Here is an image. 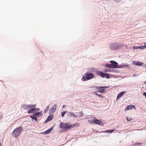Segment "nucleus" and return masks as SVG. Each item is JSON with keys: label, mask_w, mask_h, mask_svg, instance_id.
<instances>
[{"label": "nucleus", "mask_w": 146, "mask_h": 146, "mask_svg": "<svg viewBox=\"0 0 146 146\" xmlns=\"http://www.w3.org/2000/svg\"><path fill=\"white\" fill-rule=\"evenodd\" d=\"M22 127L19 126L15 128L12 133V135L14 137H17L23 131Z\"/></svg>", "instance_id": "nucleus-1"}, {"label": "nucleus", "mask_w": 146, "mask_h": 146, "mask_svg": "<svg viewBox=\"0 0 146 146\" xmlns=\"http://www.w3.org/2000/svg\"><path fill=\"white\" fill-rule=\"evenodd\" d=\"M94 76L93 74L91 73H88L85 74V77L83 76L82 78V80L85 81L92 78Z\"/></svg>", "instance_id": "nucleus-2"}, {"label": "nucleus", "mask_w": 146, "mask_h": 146, "mask_svg": "<svg viewBox=\"0 0 146 146\" xmlns=\"http://www.w3.org/2000/svg\"><path fill=\"white\" fill-rule=\"evenodd\" d=\"M59 127L60 128H63L66 130L70 128V125L68 123H61L59 125Z\"/></svg>", "instance_id": "nucleus-3"}, {"label": "nucleus", "mask_w": 146, "mask_h": 146, "mask_svg": "<svg viewBox=\"0 0 146 146\" xmlns=\"http://www.w3.org/2000/svg\"><path fill=\"white\" fill-rule=\"evenodd\" d=\"M110 49L114 50H119L118 43H113L111 44L110 46Z\"/></svg>", "instance_id": "nucleus-4"}, {"label": "nucleus", "mask_w": 146, "mask_h": 146, "mask_svg": "<svg viewBox=\"0 0 146 146\" xmlns=\"http://www.w3.org/2000/svg\"><path fill=\"white\" fill-rule=\"evenodd\" d=\"M35 105H24L22 106V108L24 109L27 110L31 108H35Z\"/></svg>", "instance_id": "nucleus-5"}, {"label": "nucleus", "mask_w": 146, "mask_h": 146, "mask_svg": "<svg viewBox=\"0 0 146 146\" xmlns=\"http://www.w3.org/2000/svg\"><path fill=\"white\" fill-rule=\"evenodd\" d=\"M110 62L111 64L112 67L113 68H120L119 66L117 65L118 63L116 62L111 60L110 61Z\"/></svg>", "instance_id": "nucleus-6"}, {"label": "nucleus", "mask_w": 146, "mask_h": 146, "mask_svg": "<svg viewBox=\"0 0 146 146\" xmlns=\"http://www.w3.org/2000/svg\"><path fill=\"white\" fill-rule=\"evenodd\" d=\"M99 74L102 78L106 77L107 78H109L110 77L109 74L104 73L101 72H99Z\"/></svg>", "instance_id": "nucleus-7"}, {"label": "nucleus", "mask_w": 146, "mask_h": 146, "mask_svg": "<svg viewBox=\"0 0 146 146\" xmlns=\"http://www.w3.org/2000/svg\"><path fill=\"white\" fill-rule=\"evenodd\" d=\"M94 124L103 126V123L100 120H98L95 118L94 119Z\"/></svg>", "instance_id": "nucleus-8"}, {"label": "nucleus", "mask_w": 146, "mask_h": 146, "mask_svg": "<svg viewBox=\"0 0 146 146\" xmlns=\"http://www.w3.org/2000/svg\"><path fill=\"white\" fill-rule=\"evenodd\" d=\"M56 105L54 104L53 106L49 110V113L50 114L53 113L56 110Z\"/></svg>", "instance_id": "nucleus-9"}, {"label": "nucleus", "mask_w": 146, "mask_h": 146, "mask_svg": "<svg viewBox=\"0 0 146 146\" xmlns=\"http://www.w3.org/2000/svg\"><path fill=\"white\" fill-rule=\"evenodd\" d=\"M126 92H120L118 95L117 97V100H118L120 97L122 96L126 93Z\"/></svg>", "instance_id": "nucleus-10"}, {"label": "nucleus", "mask_w": 146, "mask_h": 146, "mask_svg": "<svg viewBox=\"0 0 146 146\" xmlns=\"http://www.w3.org/2000/svg\"><path fill=\"white\" fill-rule=\"evenodd\" d=\"M68 116L69 117H76L77 116L74 114V113L72 112H70L68 113Z\"/></svg>", "instance_id": "nucleus-11"}, {"label": "nucleus", "mask_w": 146, "mask_h": 146, "mask_svg": "<svg viewBox=\"0 0 146 146\" xmlns=\"http://www.w3.org/2000/svg\"><path fill=\"white\" fill-rule=\"evenodd\" d=\"M70 128H74L75 127H78L80 125V124L79 123H76L74 124L70 125Z\"/></svg>", "instance_id": "nucleus-12"}, {"label": "nucleus", "mask_w": 146, "mask_h": 146, "mask_svg": "<svg viewBox=\"0 0 146 146\" xmlns=\"http://www.w3.org/2000/svg\"><path fill=\"white\" fill-rule=\"evenodd\" d=\"M125 47V45L122 43H118V47L119 49L120 48L124 49Z\"/></svg>", "instance_id": "nucleus-13"}, {"label": "nucleus", "mask_w": 146, "mask_h": 146, "mask_svg": "<svg viewBox=\"0 0 146 146\" xmlns=\"http://www.w3.org/2000/svg\"><path fill=\"white\" fill-rule=\"evenodd\" d=\"M53 117V115H49L46 119V121L48 122V121H50L52 119Z\"/></svg>", "instance_id": "nucleus-14"}, {"label": "nucleus", "mask_w": 146, "mask_h": 146, "mask_svg": "<svg viewBox=\"0 0 146 146\" xmlns=\"http://www.w3.org/2000/svg\"><path fill=\"white\" fill-rule=\"evenodd\" d=\"M34 108H31L32 109L29 110L27 112V113H34Z\"/></svg>", "instance_id": "nucleus-15"}, {"label": "nucleus", "mask_w": 146, "mask_h": 146, "mask_svg": "<svg viewBox=\"0 0 146 146\" xmlns=\"http://www.w3.org/2000/svg\"><path fill=\"white\" fill-rule=\"evenodd\" d=\"M30 117L33 119H35L36 122L37 121V119L36 117V116L33 115H31Z\"/></svg>", "instance_id": "nucleus-16"}, {"label": "nucleus", "mask_w": 146, "mask_h": 146, "mask_svg": "<svg viewBox=\"0 0 146 146\" xmlns=\"http://www.w3.org/2000/svg\"><path fill=\"white\" fill-rule=\"evenodd\" d=\"M52 129V128H51L50 129H48V130H47L45 131V132H44V133L45 134H48V133H50Z\"/></svg>", "instance_id": "nucleus-17"}, {"label": "nucleus", "mask_w": 146, "mask_h": 146, "mask_svg": "<svg viewBox=\"0 0 146 146\" xmlns=\"http://www.w3.org/2000/svg\"><path fill=\"white\" fill-rule=\"evenodd\" d=\"M129 106L130 110H131L133 108H134L135 109H136L135 107V106L134 105H129Z\"/></svg>", "instance_id": "nucleus-18"}, {"label": "nucleus", "mask_w": 146, "mask_h": 146, "mask_svg": "<svg viewBox=\"0 0 146 146\" xmlns=\"http://www.w3.org/2000/svg\"><path fill=\"white\" fill-rule=\"evenodd\" d=\"M106 66L110 68H113L111 64H107L105 65Z\"/></svg>", "instance_id": "nucleus-19"}, {"label": "nucleus", "mask_w": 146, "mask_h": 146, "mask_svg": "<svg viewBox=\"0 0 146 146\" xmlns=\"http://www.w3.org/2000/svg\"><path fill=\"white\" fill-rule=\"evenodd\" d=\"M114 131H115V130L114 129H111L110 130H107L105 132H110V133H111Z\"/></svg>", "instance_id": "nucleus-20"}, {"label": "nucleus", "mask_w": 146, "mask_h": 146, "mask_svg": "<svg viewBox=\"0 0 146 146\" xmlns=\"http://www.w3.org/2000/svg\"><path fill=\"white\" fill-rule=\"evenodd\" d=\"M105 89H101L99 90L98 91H97V92H103L105 91Z\"/></svg>", "instance_id": "nucleus-21"}, {"label": "nucleus", "mask_w": 146, "mask_h": 146, "mask_svg": "<svg viewBox=\"0 0 146 146\" xmlns=\"http://www.w3.org/2000/svg\"><path fill=\"white\" fill-rule=\"evenodd\" d=\"M49 109V106H48L45 109L44 111V113H45L48 111V110Z\"/></svg>", "instance_id": "nucleus-22"}, {"label": "nucleus", "mask_w": 146, "mask_h": 146, "mask_svg": "<svg viewBox=\"0 0 146 146\" xmlns=\"http://www.w3.org/2000/svg\"><path fill=\"white\" fill-rule=\"evenodd\" d=\"M96 88V89H100V88H107V87H104V86H102V87H99V86H95V87Z\"/></svg>", "instance_id": "nucleus-23"}, {"label": "nucleus", "mask_w": 146, "mask_h": 146, "mask_svg": "<svg viewBox=\"0 0 146 146\" xmlns=\"http://www.w3.org/2000/svg\"><path fill=\"white\" fill-rule=\"evenodd\" d=\"M126 119L128 121H131L132 120V118L130 117H126Z\"/></svg>", "instance_id": "nucleus-24"}, {"label": "nucleus", "mask_w": 146, "mask_h": 146, "mask_svg": "<svg viewBox=\"0 0 146 146\" xmlns=\"http://www.w3.org/2000/svg\"><path fill=\"white\" fill-rule=\"evenodd\" d=\"M88 121L91 124H94V119L92 121H91L90 120H88Z\"/></svg>", "instance_id": "nucleus-25"}, {"label": "nucleus", "mask_w": 146, "mask_h": 146, "mask_svg": "<svg viewBox=\"0 0 146 146\" xmlns=\"http://www.w3.org/2000/svg\"><path fill=\"white\" fill-rule=\"evenodd\" d=\"M34 111H39L40 109L39 108H34Z\"/></svg>", "instance_id": "nucleus-26"}, {"label": "nucleus", "mask_w": 146, "mask_h": 146, "mask_svg": "<svg viewBox=\"0 0 146 146\" xmlns=\"http://www.w3.org/2000/svg\"><path fill=\"white\" fill-rule=\"evenodd\" d=\"M42 114V111H40L39 112H37V115H41Z\"/></svg>", "instance_id": "nucleus-27"}, {"label": "nucleus", "mask_w": 146, "mask_h": 146, "mask_svg": "<svg viewBox=\"0 0 146 146\" xmlns=\"http://www.w3.org/2000/svg\"><path fill=\"white\" fill-rule=\"evenodd\" d=\"M142 63H140L139 62H137V63H136L135 64L137 66H141V65Z\"/></svg>", "instance_id": "nucleus-28"}, {"label": "nucleus", "mask_w": 146, "mask_h": 146, "mask_svg": "<svg viewBox=\"0 0 146 146\" xmlns=\"http://www.w3.org/2000/svg\"><path fill=\"white\" fill-rule=\"evenodd\" d=\"M66 112V111H64V112H62L61 113V116L62 117H64V114Z\"/></svg>", "instance_id": "nucleus-29"}, {"label": "nucleus", "mask_w": 146, "mask_h": 146, "mask_svg": "<svg viewBox=\"0 0 146 146\" xmlns=\"http://www.w3.org/2000/svg\"><path fill=\"white\" fill-rule=\"evenodd\" d=\"M110 71V69H105L104 71L105 72H107Z\"/></svg>", "instance_id": "nucleus-30"}, {"label": "nucleus", "mask_w": 146, "mask_h": 146, "mask_svg": "<svg viewBox=\"0 0 146 146\" xmlns=\"http://www.w3.org/2000/svg\"><path fill=\"white\" fill-rule=\"evenodd\" d=\"M129 106V105H128L127 106L125 109V111L130 110Z\"/></svg>", "instance_id": "nucleus-31"}, {"label": "nucleus", "mask_w": 146, "mask_h": 146, "mask_svg": "<svg viewBox=\"0 0 146 146\" xmlns=\"http://www.w3.org/2000/svg\"><path fill=\"white\" fill-rule=\"evenodd\" d=\"M133 48L134 49H138V46H133Z\"/></svg>", "instance_id": "nucleus-32"}, {"label": "nucleus", "mask_w": 146, "mask_h": 146, "mask_svg": "<svg viewBox=\"0 0 146 146\" xmlns=\"http://www.w3.org/2000/svg\"><path fill=\"white\" fill-rule=\"evenodd\" d=\"M125 49H127L129 48V47H128V46L127 45V44H126L125 45Z\"/></svg>", "instance_id": "nucleus-33"}, {"label": "nucleus", "mask_w": 146, "mask_h": 146, "mask_svg": "<svg viewBox=\"0 0 146 146\" xmlns=\"http://www.w3.org/2000/svg\"><path fill=\"white\" fill-rule=\"evenodd\" d=\"M145 45L143 46H141V49H143L145 48Z\"/></svg>", "instance_id": "nucleus-34"}, {"label": "nucleus", "mask_w": 146, "mask_h": 146, "mask_svg": "<svg viewBox=\"0 0 146 146\" xmlns=\"http://www.w3.org/2000/svg\"><path fill=\"white\" fill-rule=\"evenodd\" d=\"M95 93L96 94V95L98 96L99 97H101V96L100 95H99L98 94H96V92H95Z\"/></svg>", "instance_id": "nucleus-35"}, {"label": "nucleus", "mask_w": 146, "mask_h": 146, "mask_svg": "<svg viewBox=\"0 0 146 146\" xmlns=\"http://www.w3.org/2000/svg\"><path fill=\"white\" fill-rule=\"evenodd\" d=\"M143 95H144L146 98V92H145L143 94Z\"/></svg>", "instance_id": "nucleus-36"}, {"label": "nucleus", "mask_w": 146, "mask_h": 146, "mask_svg": "<svg viewBox=\"0 0 146 146\" xmlns=\"http://www.w3.org/2000/svg\"><path fill=\"white\" fill-rule=\"evenodd\" d=\"M35 115H37V112L33 114Z\"/></svg>", "instance_id": "nucleus-37"}, {"label": "nucleus", "mask_w": 146, "mask_h": 146, "mask_svg": "<svg viewBox=\"0 0 146 146\" xmlns=\"http://www.w3.org/2000/svg\"><path fill=\"white\" fill-rule=\"evenodd\" d=\"M138 48H140V49H141V46H138Z\"/></svg>", "instance_id": "nucleus-38"}, {"label": "nucleus", "mask_w": 146, "mask_h": 146, "mask_svg": "<svg viewBox=\"0 0 146 146\" xmlns=\"http://www.w3.org/2000/svg\"><path fill=\"white\" fill-rule=\"evenodd\" d=\"M129 64H127V65H126L125 66H129Z\"/></svg>", "instance_id": "nucleus-39"}, {"label": "nucleus", "mask_w": 146, "mask_h": 146, "mask_svg": "<svg viewBox=\"0 0 146 146\" xmlns=\"http://www.w3.org/2000/svg\"><path fill=\"white\" fill-rule=\"evenodd\" d=\"M144 44H146L145 45V48H146V43H144Z\"/></svg>", "instance_id": "nucleus-40"}, {"label": "nucleus", "mask_w": 146, "mask_h": 146, "mask_svg": "<svg viewBox=\"0 0 146 146\" xmlns=\"http://www.w3.org/2000/svg\"><path fill=\"white\" fill-rule=\"evenodd\" d=\"M63 108H65V106L64 105L63 106Z\"/></svg>", "instance_id": "nucleus-41"}, {"label": "nucleus", "mask_w": 146, "mask_h": 146, "mask_svg": "<svg viewBox=\"0 0 146 146\" xmlns=\"http://www.w3.org/2000/svg\"><path fill=\"white\" fill-rule=\"evenodd\" d=\"M145 83L146 84V81L145 82Z\"/></svg>", "instance_id": "nucleus-42"}]
</instances>
